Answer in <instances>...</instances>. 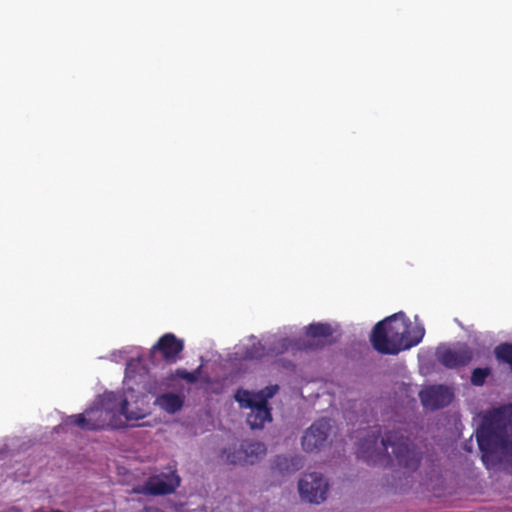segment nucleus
<instances>
[{
	"mask_svg": "<svg viewBox=\"0 0 512 512\" xmlns=\"http://www.w3.org/2000/svg\"><path fill=\"white\" fill-rule=\"evenodd\" d=\"M358 453L374 462L381 461L384 456H393L399 465L409 470L416 469L420 462V453L415 446L396 432H389L379 439L378 432L372 431L361 440Z\"/></svg>",
	"mask_w": 512,
	"mask_h": 512,
	"instance_id": "1",
	"label": "nucleus"
},
{
	"mask_svg": "<svg viewBox=\"0 0 512 512\" xmlns=\"http://www.w3.org/2000/svg\"><path fill=\"white\" fill-rule=\"evenodd\" d=\"M424 330L409 325L403 317L394 315L379 322L372 333L371 341L376 350L385 354H397L418 344Z\"/></svg>",
	"mask_w": 512,
	"mask_h": 512,
	"instance_id": "2",
	"label": "nucleus"
},
{
	"mask_svg": "<svg viewBox=\"0 0 512 512\" xmlns=\"http://www.w3.org/2000/svg\"><path fill=\"white\" fill-rule=\"evenodd\" d=\"M477 442L485 462L512 463V438L501 419H486L476 433Z\"/></svg>",
	"mask_w": 512,
	"mask_h": 512,
	"instance_id": "3",
	"label": "nucleus"
},
{
	"mask_svg": "<svg viewBox=\"0 0 512 512\" xmlns=\"http://www.w3.org/2000/svg\"><path fill=\"white\" fill-rule=\"evenodd\" d=\"M64 425H75L83 430L119 428L113 407V392L103 394L98 402L84 413L67 417Z\"/></svg>",
	"mask_w": 512,
	"mask_h": 512,
	"instance_id": "4",
	"label": "nucleus"
},
{
	"mask_svg": "<svg viewBox=\"0 0 512 512\" xmlns=\"http://www.w3.org/2000/svg\"><path fill=\"white\" fill-rule=\"evenodd\" d=\"M276 391L277 386H270L258 392L245 389H239L236 392L235 400L240 407L250 410L247 415V423L252 429H260L266 422L271 421L267 401L275 395Z\"/></svg>",
	"mask_w": 512,
	"mask_h": 512,
	"instance_id": "5",
	"label": "nucleus"
},
{
	"mask_svg": "<svg viewBox=\"0 0 512 512\" xmlns=\"http://www.w3.org/2000/svg\"><path fill=\"white\" fill-rule=\"evenodd\" d=\"M113 407L119 427L124 425V420H140L149 413L144 397L136 394L133 389H127L121 394L113 393Z\"/></svg>",
	"mask_w": 512,
	"mask_h": 512,
	"instance_id": "6",
	"label": "nucleus"
},
{
	"mask_svg": "<svg viewBox=\"0 0 512 512\" xmlns=\"http://www.w3.org/2000/svg\"><path fill=\"white\" fill-rule=\"evenodd\" d=\"M298 492L302 501L318 505L328 497L329 482L321 473H306L298 481Z\"/></svg>",
	"mask_w": 512,
	"mask_h": 512,
	"instance_id": "7",
	"label": "nucleus"
},
{
	"mask_svg": "<svg viewBox=\"0 0 512 512\" xmlns=\"http://www.w3.org/2000/svg\"><path fill=\"white\" fill-rule=\"evenodd\" d=\"M332 424L321 419L314 422L302 437V447L307 452H315L325 448L330 443Z\"/></svg>",
	"mask_w": 512,
	"mask_h": 512,
	"instance_id": "8",
	"label": "nucleus"
},
{
	"mask_svg": "<svg viewBox=\"0 0 512 512\" xmlns=\"http://www.w3.org/2000/svg\"><path fill=\"white\" fill-rule=\"evenodd\" d=\"M180 477L175 472L163 473L150 477L145 484L133 489L135 493L146 495H165L176 490Z\"/></svg>",
	"mask_w": 512,
	"mask_h": 512,
	"instance_id": "9",
	"label": "nucleus"
},
{
	"mask_svg": "<svg viewBox=\"0 0 512 512\" xmlns=\"http://www.w3.org/2000/svg\"><path fill=\"white\" fill-rule=\"evenodd\" d=\"M437 358L444 366L457 368L471 361L472 352L464 344H458L453 347L441 346L437 349Z\"/></svg>",
	"mask_w": 512,
	"mask_h": 512,
	"instance_id": "10",
	"label": "nucleus"
},
{
	"mask_svg": "<svg viewBox=\"0 0 512 512\" xmlns=\"http://www.w3.org/2000/svg\"><path fill=\"white\" fill-rule=\"evenodd\" d=\"M453 394L447 387L431 386L420 392L422 404L431 410L438 409L448 405L452 400Z\"/></svg>",
	"mask_w": 512,
	"mask_h": 512,
	"instance_id": "11",
	"label": "nucleus"
},
{
	"mask_svg": "<svg viewBox=\"0 0 512 512\" xmlns=\"http://www.w3.org/2000/svg\"><path fill=\"white\" fill-rule=\"evenodd\" d=\"M291 342L287 339H279L273 346L266 348L265 345L258 342L252 345L251 349L248 350L246 357L250 359H260L265 356H275L281 354L289 349Z\"/></svg>",
	"mask_w": 512,
	"mask_h": 512,
	"instance_id": "12",
	"label": "nucleus"
},
{
	"mask_svg": "<svg viewBox=\"0 0 512 512\" xmlns=\"http://www.w3.org/2000/svg\"><path fill=\"white\" fill-rule=\"evenodd\" d=\"M183 343L173 334H165L159 339L153 347V351H160L167 360H175L176 356L182 351Z\"/></svg>",
	"mask_w": 512,
	"mask_h": 512,
	"instance_id": "13",
	"label": "nucleus"
},
{
	"mask_svg": "<svg viewBox=\"0 0 512 512\" xmlns=\"http://www.w3.org/2000/svg\"><path fill=\"white\" fill-rule=\"evenodd\" d=\"M184 403V396L182 394L167 392L159 395L155 404L167 413L174 414L178 412Z\"/></svg>",
	"mask_w": 512,
	"mask_h": 512,
	"instance_id": "14",
	"label": "nucleus"
},
{
	"mask_svg": "<svg viewBox=\"0 0 512 512\" xmlns=\"http://www.w3.org/2000/svg\"><path fill=\"white\" fill-rule=\"evenodd\" d=\"M222 458L225 462L230 464H247L244 442L239 446H232L223 452Z\"/></svg>",
	"mask_w": 512,
	"mask_h": 512,
	"instance_id": "15",
	"label": "nucleus"
},
{
	"mask_svg": "<svg viewBox=\"0 0 512 512\" xmlns=\"http://www.w3.org/2000/svg\"><path fill=\"white\" fill-rule=\"evenodd\" d=\"M246 462L254 464L266 455V446L260 442H244Z\"/></svg>",
	"mask_w": 512,
	"mask_h": 512,
	"instance_id": "16",
	"label": "nucleus"
},
{
	"mask_svg": "<svg viewBox=\"0 0 512 512\" xmlns=\"http://www.w3.org/2000/svg\"><path fill=\"white\" fill-rule=\"evenodd\" d=\"M332 334V328L327 324L317 323L311 324L307 330V336L322 343V341Z\"/></svg>",
	"mask_w": 512,
	"mask_h": 512,
	"instance_id": "17",
	"label": "nucleus"
},
{
	"mask_svg": "<svg viewBox=\"0 0 512 512\" xmlns=\"http://www.w3.org/2000/svg\"><path fill=\"white\" fill-rule=\"evenodd\" d=\"M495 353L498 359H501L512 365V345H500L496 348Z\"/></svg>",
	"mask_w": 512,
	"mask_h": 512,
	"instance_id": "18",
	"label": "nucleus"
},
{
	"mask_svg": "<svg viewBox=\"0 0 512 512\" xmlns=\"http://www.w3.org/2000/svg\"><path fill=\"white\" fill-rule=\"evenodd\" d=\"M174 377L184 379L189 383H194L198 379V371L190 373L185 370H177Z\"/></svg>",
	"mask_w": 512,
	"mask_h": 512,
	"instance_id": "19",
	"label": "nucleus"
},
{
	"mask_svg": "<svg viewBox=\"0 0 512 512\" xmlns=\"http://www.w3.org/2000/svg\"><path fill=\"white\" fill-rule=\"evenodd\" d=\"M487 374V371L483 369H475L472 374V383L475 385H482Z\"/></svg>",
	"mask_w": 512,
	"mask_h": 512,
	"instance_id": "20",
	"label": "nucleus"
},
{
	"mask_svg": "<svg viewBox=\"0 0 512 512\" xmlns=\"http://www.w3.org/2000/svg\"><path fill=\"white\" fill-rule=\"evenodd\" d=\"M131 366H132V363L128 364V369H127L128 371H129Z\"/></svg>",
	"mask_w": 512,
	"mask_h": 512,
	"instance_id": "21",
	"label": "nucleus"
}]
</instances>
